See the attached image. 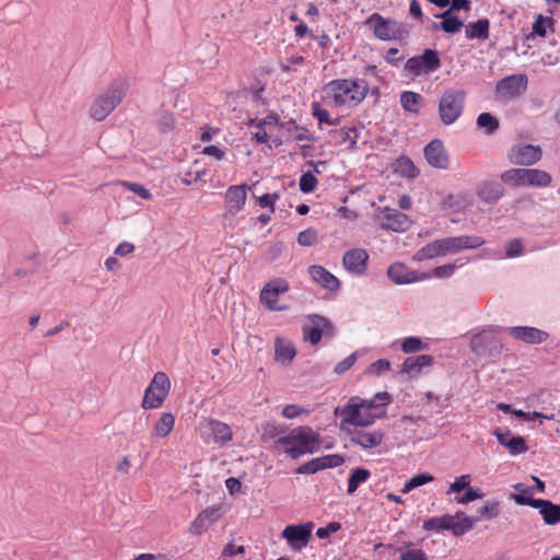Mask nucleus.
Here are the masks:
<instances>
[{"mask_svg": "<svg viewBox=\"0 0 560 560\" xmlns=\"http://www.w3.org/2000/svg\"><path fill=\"white\" fill-rule=\"evenodd\" d=\"M122 186L126 187L128 190L135 192L143 200H150L152 199V194L149 189H147L143 185L132 182H124Z\"/></svg>", "mask_w": 560, "mask_h": 560, "instance_id": "nucleus-53", "label": "nucleus"}, {"mask_svg": "<svg viewBox=\"0 0 560 560\" xmlns=\"http://www.w3.org/2000/svg\"><path fill=\"white\" fill-rule=\"evenodd\" d=\"M464 265H465V262L460 261L458 265L456 262H454V264H446V265L438 266L432 270V276L435 278H448V277L453 276V273L455 272V270L458 267H462Z\"/></svg>", "mask_w": 560, "mask_h": 560, "instance_id": "nucleus-50", "label": "nucleus"}, {"mask_svg": "<svg viewBox=\"0 0 560 560\" xmlns=\"http://www.w3.org/2000/svg\"><path fill=\"white\" fill-rule=\"evenodd\" d=\"M369 93L364 79H335L322 89L323 100L329 106L352 108L360 105Z\"/></svg>", "mask_w": 560, "mask_h": 560, "instance_id": "nucleus-1", "label": "nucleus"}, {"mask_svg": "<svg viewBox=\"0 0 560 560\" xmlns=\"http://www.w3.org/2000/svg\"><path fill=\"white\" fill-rule=\"evenodd\" d=\"M489 20L480 19L477 22L465 26V34L468 39H487L489 37Z\"/></svg>", "mask_w": 560, "mask_h": 560, "instance_id": "nucleus-35", "label": "nucleus"}, {"mask_svg": "<svg viewBox=\"0 0 560 560\" xmlns=\"http://www.w3.org/2000/svg\"><path fill=\"white\" fill-rule=\"evenodd\" d=\"M279 124V117L277 114H269L262 119H252L249 125L256 127H264L270 130L271 127H275Z\"/></svg>", "mask_w": 560, "mask_h": 560, "instance_id": "nucleus-56", "label": "nucleus"}, {"mask_svg": "<svg viewBox=\"0 0 560 560\" xmlns=\"http://www.w3.org/2000/svg\"><path fill=\"white\" fill-rule=\"evenodd\" d=\"M385 411L374 412L371 406L359 398H352L348 405L340 410L342 427L346 424L354 427H368L383 417Z\"/></svg>", "mask_w": 560, "mask_h": 560, "instance_id": "nucleus-5", "label": "nucleus"}, {"mask_svg": "<svg viewBox=\"0 0 560 560\" xmlns=\"http://www.w3.org/2000/svg\"><path fill=\"white\" fill-rule=\"evenodd\" d=\"M129 90V80L118 78L109 83L90 107V116L96 121L104 120L125 98Z\"/></svg>", "mask_w": 560, "mask_h": 560, "instance_id": "nucleus-2", "label": "nucleus"}, {"mask_svg": "<svg viewBox=\"0 0 560 560\" xmlns=\"http://www.w3.org/2000/svg\"><path fill=\"white\" fill-rule=\"evenodd\" d=\"M422 102V96L419 93L412 91H405L400 94L401 107L411 114L419 113V106Z\"/></svg>", "mask_w": 560, "mask_h": 560, "instance_id": "nucleus-36", "label": "nucleus"}, {"mask_svg": "<svg viewBox=\"0 0 560 560\" xmlns=\"http://www.w3.org/2000/svg\"><path fill=\"white\" fill-rule=\"evenodd\" d=\"M394 171L395 173L408 177V178H415L418 176L419 172L417 167L415 166L413 162L406 156H400L394 162Z\"/></svg>", "mask_w": 560, "mask_h": 560, "instance_id": "nucleus-37", "label": "nucleus"}, {"mask_svg": "<svg viewBox=\"0 0 560 560\" xmlns=\"http://www.w3.org/2000/svg\"><path fill=\"white\" fill-rule=\"evenodd\" d=\"M390 370V362L386 359H380L371 363L366 370L370 375L380 376Z\"/></svg>", "mask_w": 560, "mask_h": 560, "instance_id": "nucleus-52", "label": "nucleus"}, {"mask_svg": "<svg viewBox=\"0 0 560 560\" xmlns=\"http://www.w3.org/2000/svg\"><path fill=\"white\" fill-rule=\"evenodd\" d=\"M555 24V21L552 18H549V16H542V15H538L535 20V22L533 23V33L540 36V37H545L547 35V32L548 30H552V26Z\"/></svg>", "mask_w": 560, "mask_h": 560, "instance_id": "nucleus-42", "label": "nucleus"}, {"mask_svg": "<svg viewBox=\"0 0 560 560\" xmlns=\"http://www.w3.org/2000/svg\"><path fill=\"white\" fill-rule=\"evenodd\" d=\"M435 16L442 19V21L440 23H434L432 26L433 30H442L445 33L454 34L464 26L463 20L454 15L451 10H446L445 12L436 14Z\"/></svg>", "mask_w": 560, "mask_h": 560, "instance_id": "nucleus-30", "label": "nucleus"}, {"mask_svg": "<svg viewBox=\"0 0 560 560\" xmlns=\"http://www.w3.org/2000/svg\"><path fill=\"white\" fill-rule=\"evenodd\" d=\"M511 499L516 504H518V505H528V506H532L534 509L538 508V504H539V502L541 500V499H534V498H530V497H526V495H523V494H512Z\"/></svg>", "mask_w": 560, "mask_h": 560, "instance_id": "nucleus-62", "label": "nucleus"}, {"mask_svg": "<svg viewBox=\"0 0 560 560\" xmlns=\"http://www.w3.org/2000/svg\"><path fill=\"white\" fill-rule=\"evenodd\" d=\"M388 278L396 284H409L427 280L431 277L428 272H418L402 262L392 264L387 269Z\"/></svg>", "mask_w": 560, "mask_h": 560, "instance_id": "nucleus-18", "label": "nucleus"}, {"mask_svg": "<svg viewBox=\"0 0 560 560\" xmlns=\"http://www.w3.org/2000/svg\"><path fill=\"white\" fill-rule=\"evenodd\" d=\"M319 470L327 468H335L343 464V458L337 454H329L322 457H317Z\"/></svg>", "mask_w": 560, "mask_h": 560, "instance_id": "nucleus-49", "label": "nucleus"}, {"mask_svg": "<svg viewBox=\"0 0 560 560\" xmlns=\"http://www.w3.org/2000/svg\"><path fill=\"white\" fill-rule=\"evenodd\" d=\"M505 331L514 340L529 346L541 345L549 338L546 330L533 326H511L506 327Z\"/></svg>", "mask_w": 560, "mask_h": 560, "instance_id": "nucleus-15", "label": "nucleus"}, {"mask_svg": "<svg viewBox=\"0 0 560 560\" xmlns=\"http://www.w3.org/2000/svg\"><path fill=\"white\" fill-rule=\"evenodd\" d=\"M383 433L380 430L355 431L352 433L351 441L364 450L374 448L383 441Z\"/></svg>", "mask_w": 560, "mask_h": 560, "instance_id": "nucleus-26", "label": "nucleus"}, {"mask_svg": "<svg viewBox=\"0 0 560 560\" xmlns=\"http://www.w3.org/2000/svg\"><path fill=\"white\" fill-rule=\"evenodd\" d=\"M175 425V417L172 412H162L159 416V419L152 427V438L153 439H164L166 438L174 429Z\"/></svg>", "mask_w": 560, "mask_h": 560, "instance_id": "nucleus-31", "label": "nucleus"}, {"mask_svg": "<svg viewBox=\"0 0 560 560\" xmlns=\"http://www.w3.org/2000/svg\"><path fill=\"white\" fill-rule=\"evenodd\" d=\"M443 255L456 254L462 249L478 248L485 244V240L475 235L452 236L440 240Z\"/></svg>", "mask_w": 560, "mask_h": 560, "instance_id": "nucleus-17", "label": "nucleus"}, {"mask_svg": "<svg viewBox=\"0 0 560 560\" xmlns=\"http://www.w3.org/2000/svg\"><path fill=\"white\" fill-rule=\"evenodd\" d=\"M526 168H510L502 173L501 179L506 184L514 186H525Z\"/></svg>", "mask_w": 560, "mask_h": 560, "instance_id": "nucleus-39", "label": "nucleus"}, {"mask_svg": "<svg viewBox=\"0 0 560 560\" xmlns=\"http://www.w3.org/2000/svg\"><path fill=\"white\" fill-rule=\"evenodd\" d=\"M432 480H433V476L428 472L415 475L405 483L402 491L405 493L410 492L411 490H413L420 486H423L428 482H431Z\"/></svg>", "mask_w": 560, "mask_h": 560, "instance_id": "nucleus-46", "label": "nucleus"}, {"mask_svg": "<svg viewBox=\"0 0 560 560\" xmlns=\"http://www.w3.org/2000/svg\"><path fill=\"white\" fill-rule=\"evenodd\" d=\"M524 253V247L518 238H513L506 243L505 256L508 258H515L522 256Z\"/></svg>", "mask_w": 560, "mask_h": 560, "instance_id": "nucleus-54", "label": "nucleus"}, {"mask_svg": "<svg viewBox=\"0 0 560 560\" xmlns=\"http://www.w3.org/2000/svg\"><path fill=\"white\" fill-rule=\"evenodd\" d=\"M365 23L372 28L374 36L381 40H401L409 34L404 22L384 18L378 13H373Z\"/></svg>", "mask_w": 560, "mask_h": 560, "instance_id": "nucleus-6", "label": "nucleus"}, {"mask_svg": "<svg viewBox=\"0 0 560 560\" xmlns=\"http://www.w3.org/2000/svg\"><path fill=\"white\" fill-rule=\"evenodd\" d=\"M441 67L439 51L428 48L420 56L406 61L405 69L415 75L431 73Z\"/></svg>", "mask_w": 560, "mask_h": 560, "instance_id": "nucleus-11", "label": "nucleus"}, {"mask_svg": "<svg viewBox=\"0 0 560 560\" xmlns=\"http://www.w3.org/2000/svg\"><path fill=\"white\" fill-rule=\"evenodd\" d=\"M313 528V522L288 525L282 530L281 536L288 541L292 550L300 551L307 546Z\"/></svg>", "mask_w": 560, "mask_h": 560, "instance_id": "nucleus-12", "label": "nucleus"}, {"mask_svg": "<svg viewBox=\"0 0 560 560\" xmlns=\"http://www.w3.org/2000/svg\"><path fill=\"white\" fill-rule=\"evenodd\" d=\"M215 509H207L203 512H201L191 523L190 532L192 534H201L206 528L209 526L208 524V517L209 514H214Z\"/></svg>", "mask_w": 560, "mask_h": 560, "instance_id": "nucleus-44", "label": "nucleus"}, {"mask_svg": "<svg viewBox=\"0 0 560 560\" xmlns=\"http://www.w3.org/2000/svg\"><path fill=\"white\" fill-rule=\"evenodd\" d=\"M477 194L485 202L494 205L502 198L504 189L499 183L485 182L479 185Z\"/></svg>", "mask_w": 560, "mask_h": 560, "instance_id": "nucleus-28", "label": "nucleus"}, {"mask_svg": "<svg viewBox=\"0 0 560 560\" xmlns=\"http://www.w3.org/2000/svg\"><path fill=\"white\" fill-rule=\"evenodd\" d=\"M537 509L547 525L560 523V505L555 504L550 500L541 499Z\"/></svg>", "mask_w": 560, "mask_h": 560, "instance_id": "nucleus-33", "label": "nucleus"}, {"mask_svg": "<svg viewBox=\"0 0 560 560\" xmlns=\"http://www.w3.org/2000/svg\"><path fill=\"white\" fill-rule=\"evenodd\" d=\"M542 150L539 145L516 144L509 153V159L513 164L522 166H532L540 161Z\"/></svg>", "mask_w": 560, "mask_h": 560, "instance_id": "nucleus-16", "label": "nucleus"}, {"mask_svg": "<svg viewBox=\"0 0 560 560\" xmlns=\"http://www.w3.org/2000/svg\"><path fill=\"white\" fill-rule=\"evenodd\" d=\"M483 497V493L479 489H474L469 487L466 489V492L462 497H456L455 500L459 504H468L469 502H472L476 499H481Z\"/></svg>", "mask_w": 560, "mask_h": 560, "instance_id": "nucleus-58", "label": "nucleus"}, {"mask_svg": "<svg viewBox=\"0 0 560 560\" xmlns=\"http://www.w3.org/2000/svg\"><path fill=\"white\" fill-rule=\"evenodd\" d=\"M471 481L470 475H462L455 479L453 483H451L447 493H459L464 489H468Z\"/></svg>", "mask_w": 560, "mask_h": 560, "instance_id": "nucleus-55", "label": "nucleus"}, {"mask_svg": "<svg viewBox=\"0 0 560 560\" xmlns=\"http://www.w3.org/2000/svg\"><path fill=\"white\" fill-rule=\"evenodd\" d=\"M493 434L497 436L498 442L508 448L513 456L526 453L528 450L525 439L523 436L513 435L509 429H495Z\"/></svg>", "mask_w": 560, "mask_h": 560, "instance_id": "nucleus-22", "label": "nucleus"}, {"mask_svg": "<svg viewBox=\"0 0 560 560\" xmlns=\"http://www.w3.org/2000/svg\"><path fill=\"white\" fill-rule=\"evenodd\" d=\"M277 443L284 447V453L296 459L305 454H313L319 448V434L310 427H300L288 435L279 438Z\"/></svg>", "mask_w": 560, "mask_h": 560, "instance_id": "nucleus-3", "label": "nucleus"}, {"mask_svg": "<svg viewBox=\"0 0 560 560\" xmlns=\"http://www.w3.org/2000/svg\"><path fill=\"white\" fill-rule=\"evenodd\" d=\"M366 405L371 406V410L374 412L385 411L384 407L387 406L390 402V397L388 393H377L374 395V397L370 400L361 399Z\"/></svg>", "mask_w": 560, "mask_h": 560, "instance_id": "nucleus-45", "label": "nucleus"}, {"mask_svg": "<svg viewBox=\"0 0 560 560\" xmlns=\"http://www.w3.org/2000/svg\"><path fill=\"white\" fill-rule=\"evenodd\" d=\"M312 114L317 118L319 126L327 124L329 126H336L339 119H331L328 110L323 108L318 103L312 104Z\"/></svg>", "mask_w": 560, "mask_h": 560, "instance_id": "nucleus-47", "label": "nucleus"}, {"mask_svg": "<svg viewBox=\"0 0 560 560\" xmlns=\"http://www.w3.org/2000/svg\"><path fill=\"white\" fill-rule=\"evenodd\" d=\"M340 528H341L340 523L330 522L327 526L317 528L316 536L319 539H325V538L329 537L331 534L337 533Z\"/></svg>", "mask_w": 560, "mask_h": 560, "instance_id": "nucleus-60", "label": "nucleus"}, {"mask_svg": "<svg viewBox=\"0 0 560 560\" xmlns=\"http://www.w3.org/2000/svg\"><path fill=\"white\" fill-rule=\"evenodd\" d=\"M438 256H444L440 240L427 244L416 255L418 260L432 259Z\"/></svg>", "mask_w": 560, "mask_h": 560, "instance_id": "nucleus-40", "label": "nucleus"}, {"mask_svg": "<svg viewBox=\"0 0 560 560\" xmlns=\"http://www.w3.org/2000/svg\"><path fill=\"white\" fill-rule=\"evenodd\" d=\"M400 560H428V557L421 549H409L400 555Z\"/></svg>", "mask_w": 560, "mask_h": 560, "instance_id": "nucleus-64", "label": "nucleus"}, {"mask_svg": "<svg viewBox=\"0 0 560 560\" xmlns=\"http://www.w3.org/2000/svg\"><path fill=\"white\" fill-rule=\"evenodd\" d=\"M202 154L221 161L225 158V149L217 145H207L202 149Z\"/></svg>", "mask_w": 560, "mask_h": 560, "instance_id": "nucleus-61", "label": "nucleus"}, {"mask_svg": "<svg viewBox=\"0 0 560 560\" xmlns=\"http://www.w3.org/2000/svg\"><path fill=\"white\" fill-rule=\"evenodd\" d=\"M466 93L463 90L444 91L439 103V115L445 125L454 124L463 113Z\"/></svg>", "mask_w": 560, "mask_h": 560, "instance_id": "nucleus-7", "label": "nucleus"}, {"mask_svg": "<svg viewBox=\"0 0 560 560\" xmlns=\"http://www.w3.org/2000/svg\"><path fill=\"white\" fill-rule=\"evenodd\" d=\"M289 290V283L287 280L278 278L271 280L265 284L259 294L260 302L272 312L285 311L287 305L278 304V296L281 293H285Z\"/></svg>", "mask_w": 560, "mask_h": 560, "instance_id": "nucleus-13", "label": "nucleus"}, {"mask_svg": "<svg viewBox=\"0 0 560 560\" xmlns=\"http://www.w3.org/2000/svg\"><path fill=\"white\" fill-rule=\"evenodd\" d=\"M200 436L206 443L223 445L232 440V429L224 422L206 419L199 424Z\"/></svg>", "mask_w": 560, "mask_h": 560, "instance_id": "nucleus-10", "label": "nucleus"}, {"mask_svg": "<svg viewBox=\"0 0 560 560\" xmlns=\"http://www.w3.org/2000/svg\"><path fill=\"white\" fill-rule=\"evenodd\" d=\"M310 324L303 326V336L312 345H316L320 341L324 334L332 330L330 322L319 315H310Z\"/></svg>", "mask_w": 560, "mask_h": 560, "instance_id": "nucleus-21", "label": "nucleus"}, {"mask_svg": "<svg viewBox=\"0 0 560 560\" xmlns=\"http://www.w3.org/2000/svg\"><path fill=\"white\" fill-rule=\"evenodd\" d=\"M551 175L539 168H526L525 186L532 187H548L551 184Z\"/></svg>", "mask_w": 560, "mask_h": 560, "instance_id": "nucleus-34", "label": "nucleus"}, {"mask_svg": "<svg viewBox=\"0 0 560 560\" xmlns=\"http://www.w3.org/2000/svg\"><path fill=\"white\" fill-rule=\"evenodd\" d=\"M432 363L433 357L429 354L408 357L401 365V372L409 375H418L423 368L430 366Z\"/></svg>", "mask_w": 560, "mask_h": 560, "instance_id": "nucleus-27", "label": "nucleus"}, {"mask_svg": "<svg viewBox=\"0 0 560 560\" xmlns=\"http://www.w3.org/2000/svg\"><path fill=\"white\" fill-rule=\"evenodd\" d=\"M470 350L480 357H493L500 354L502 345L492 329H483L470 338Z\"/></svg>", "mask_w": 560, "mask_h": 560, "instance_id": "nucleus-9", "label": "nucleus"}, {"mask_svg": "<svg viewBox=\"0 0 560 560\" xmlns=\"http://www.w3.org/2000/svg\"><path fill=\"white\" fill-rule=\"evenodd\" d=\"M478 522L477 517H469L464 512L458 511L454 515L444 514L440 517H431L423 522L422 528L428 532L451 530L454 536H463L474 528Z\"/></svg>", "mask_w": 560, "mask_h": 560, "instance_id": "nucleus-4", "label": "nucleus"}, {"mask_svg": "<svg viewBox=\"0 0 560 560\" xmlns=\"http://www.w3.org/2000/svg\"><path fill=\"white\" fill-rule=\"evenodd\" d=\"M358 355L357 352H353L349 354L347 358H345L342 361L336 364L335 366V373L340 375L343 374L346 371H348L357 361Z\"/></svg>", "mask_w": 560, "mask_h": 560, "instance_id": "nucleus-59", "label": "nucleus"}, {"mask_svg": "<svg viewBox=\"0 0 560 560\" xmlns=\"http://www.w3.org/2000/svg\"><path fill=\"white\" fill-rule=\"evenodd\" d=\"M296 350L292 341L278 337L275 341V360L289 364L295 357Z\"/></svg>", "mask_w": 560, "mask_h": 560, "instance_id": "nucleus-29", "label": "nucleus"}, {"mask_svg": "<svg viewBox=\"0 0 560 560\" xmlns=\"http://www.w3.org/2000/svg\"><path fill=\"white\" fill-rule=\"evenodd\" d=\"M330 135L334 144H348L349 148H354L359 139L360 132L357 127H343L338 130L331 131Z\"/></svg>", "mask_w": 560, "mask_h": 560, "instance_id": "nucleus-32", "label": "nucleus"}, {"mask_svg": "<svg viewBox=\"0 0 560 560\" xmlns=\"http://www.w3.org/2000/svg\"><path fill=\"white\" fill-rule=\"evenodd\" d=\"M247 199V190L246 185H232L230 186L224 194L225 201V213L224 218L228 219L230 217H234L238 212H241L246 203Z\"/></svg>", "mask_w": 560, "mask_h": 560, "instance_id": "nucleus-19", "label": "nucleus"}, {"mask_svg": "<svg viewBox=\"0 0 560 560\" xmlns=\"http://www.w3.org/2000/svg\"><path fill=\"white\" fill-rule=\"evenodd\" d=\"M317 241V232L313 229H306L299 233L298 243L301 246H312Z\"/></svg>", "mask_w": 560, "mask_h": 560, "instance_id": "nucleus-57", "label": "nucleus"}, {"mask_svg": "<svg viewBox=\"0 0 560 560\" xmlns=\"http://www.w3.org/2000/svg\"><path fill=\"white\" fill-rule=\"evenodd\" d=\"M308 275L314 282L329 291H337L340 287L339 280L323 266H311L308 268Z\"/></svg>", "mask_w": 560, "mask_h": 560, "instance_id": "nucleus-25", "label": "nucleus"}, {"mask_svg": "<svg viewBox=\"0 0 560 560\" xmlns=\"http://www.w3.org/2000/svg\"><path fill=\"white\" fill-rule=\"evenodd\" d=\"M428 349V345L419 337H407L401 342V351L404 353H413Z\"/></svg>", "mask_w": 560, "mask_h": 560, "instance_id": "nucleus-43", "label": "nucleus"}, {"mask_svg": "<svg viewBox=\"0 0 560 560\" xmlns=\"http://www.w3.org/2000/svg\"><path fill=\"white\" fill-rule=\"evenodd\" d=\"M424 158L433 167L442 170L448 167V156L442 141L440 140H433L425 145Z\"/></svg>", "mask_w": 560, "mask_h": 560, "instance_id": "nucleus-24", "label": "nucleus"}, {"mask_svg": "<svg viewBox=\"0 0 560 560\" xmlns=\"http://www.w3.org/2000/svg\"><path fill=\"white\" fill-rule=\"evenodd\" d=\"M317 179L311 172H306L301 175L299 180L300 190L304 194H310L315 190L317 186Z\"/></svg>", "mask_w": 560, "mask_h": 560, "instance_id": "nucleus-48", "label": "nucleus"}, {"mask_svg": "<svg viewBox=\"0 0 560 560\" xmlns=\"http://www.w3.org/2000/svg\"><path fill=\"white\" fill-rule=\"evenodd\" d=\"M171 389V381L163 372L154 374L149 386L144 390L142 399L143 409H156L161 407Z\"/></svg>", "mask_w": 560, "mask_h": 560, "instance_id": "nucleus-8", "label": "nucleus"}, {"mask_svg": "<svg viewBox=\"0 0 560 560\" xmlns=\"http://www.w3.org/2000/svg\"><path fill=\"white\" fill-rule=\"evenodd\" d=\"M371 476L370 470L365 468H354L348 479V493L352 494L357 491L361 483H364Z\"/></svg>", "mask_w": 560, "mask_h": 560, "instance_id": "nucleus-38", "label": "nucleus"}, {"mask_svg": "<svg viewBox=\"0 0 560 560\" xmlns=\"http://www.w3.org/2000/svg\"><path fill=\"white\" fill-rule=\"evenodd\" d=\"M369 254L363 248H352L345 253L342 265L353 276H362L368 268Z\"/></svg>", "mask_w": 560, "mask_h": 560, "instance_id": "nucleus-20", "label": "nucleus"}, {"mask_svg": "<svg viewBox=\"0 0 560 560\" xmlns=\"http://www.w3.org/2000/svg\"><path fill=\"white\" fill-rule=\"evenodd\" d=\"M317 471H319V467L316 458H313L312 460L306 462L296 468V474L301 475H312Z\"/></svg>", "mask_w": 560, "mask_h": 560, "instance_id": "nucleus-63", "label": "nucleus"}, {"mask_svg": "<svg viewBox=\"0 0 560 560\" xmlns=\"http://www.w3.org/2000/svg\"><path fill=\"white\" fill-rule=\"evenodd\" d=\"M527 82L525 74L505 77L497 83L495 93L499 98L504 101L516 98L526 91Z\"/></svg>", "mask_w": 560, "mask_h": 560, "instance_id": "nucleus-14", "label": "nucleus"}, {"mask_svg": "<svg viewBox=\"0 0 560 560\" xmlns=\"http://www.w3.org/2000/svg\"><path fill=\"white\" fill-rule=\"evenodd\" d=\"M477 126L483 129L487 135H491L499 129V120L490 113H481L477 117Z\"/></svg>", "mask_w": 560, "mask_h": 560, "instance_id": "nucleus-41", "label": "nucleus"}, {"mask_svg": "<svg viewBox=\"0 0 560 560\" xmlns=\"http://www.w3.org/2000/svg\"><path fill=\"white\" fill-rule=\"evenodd\" d=\"M257 130L254 132V138L258 143H269V141H272L275 147H279L282 144L281 139L279 138H271L270 130L264 128V127H256Z\"/></svg>", "mask_w": 560, "mask_h": 560, "instance_id": "nucleus-51", "label": "nucleus"}, {"mask_svg": "<svg viewBox=\"0 0 560 560\" xmlns=\"http://www.w3.org/2000/svg\"><path fill=\"white\" fill-rule=\"evenodd\" d=\"M411 225L407 214L390 208H384L382 211V226L395 232H405Z\"/></svg>", "mask_w": 560, "mask_h": 560, "instance_id": "nucleus-23", "label": "nucleus"}]
</instances>
